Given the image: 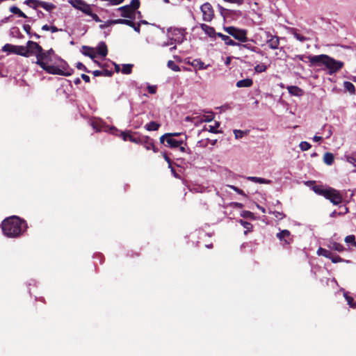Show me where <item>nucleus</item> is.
I'll use <instances>...</instances> for the list:
<instances>
[{"label":"nucleus","instance_id":"nucleus-11","mask_svg":"<svg viewBox=\"0 0 356 356\" xmlns=\"http://www.w3.org/2000/svg\"><path fill=\"white\" fill-rule=\"evenodd\" d=\"M277 238H278L280 241H283V245H290L293 241V238L291 237V233L287 229H284L280 232H278L276 235Z\"/></svg>","mask_w":356,"mask_h":356},{"label":"nucleus","instance_id":"nucleus-1","mask_svg":"<svg viewBox=\"0 0 356 356\" xmlns=\"http://www.w3.org/2000/svg\"><path fill=\"white\" fill-rule=\"evenodd\" d=\"M55 54L53 49L44 50L42 49L41 56H39V61L35 63L39 65L47 73L69 76L72 74L74 70L70 68L68 64L61 60L58 65H49L52 62V56Z\"/></svg>","mask_w":356,"mask_h":356},{"label":"nucleus","instance_id":"nucleus-46","mask_svg":"<svg viewBox=\"0 0 356 356\" xmlns=\"http://www.w3.org/2000/svg\"><path fill=\"white\" fill-rule=\"evenodd\" d=\"M15 45H13L10 44H6L3 47L2 49L3 51H9V52L13 53V50H15Z\"/></svg>","mask_w":356,"mask_h":356},{"label":"nucleus","instance_id":"nucleus-2","mask_svg":"<svg viewBox=\"0 0 356 356\" xmlns=\"http://www.w3.org/2000/svg\"><path fill=\"white\" fill-rule=\"evenodd\" d=\"M3 234L9 238L19 236L27 229L26 222L17 216L6 218L1 223Z\"/></svg>","mask_w":356,"mask_h":356},{"label":"nucleus","instance_id":"nucleus-5","mask_svg":"<svg viewBox=\"0 0 356 356\" xmlns=\"http://www.w3.org/2000/svg\"><path fill=\"white\" fill-rule=\"evenodd\" d=\"M168 34L171 42L165 45L172 44L173 42L181 44L185 39L186 33L184 29L170 27L168 29Z\"/></svg>","mask_w":356,"mask_h":356},{"label":"nucleus","instance_id":"nucleus-57","mask_svg":"<svg viewBox=\"0 0 356 356\" xmlns=\"http://www.w3.org/2000/svg\"><path fill=\"white\" fill-rule=\"evenodd\" d=\"M147 90L150 94H155L156 92V87L155 86H148Z\"/></svg>","mask_w":356,"mask_h":356},{"label":"nucleus","instance_id":"nucleus-6","mask_svg":"<svg viewBox=\"0 0 356 356\" xmlns=\"http://www.w3.org/2000/svg\"><path fill=\"white\" fill-rule=\"evenodd\" d=\"M261 38H264V42L270 49L275 50L279 48L280 38L277 35L272 34L270 31L261 29Z\"/></svg>","mask_w":356,"mask_h":356},{"label":"nucleus","instance_id":"nucleus-41","mask_svg":"<svg viewBox=\"0 0 356 356\" xmlns=\"http://www.w3.org/2000/svg\"><path fill=\"white\" fill-rule=\"evenodd\" d=\"M168 67L174 72L180 71V67L177 65H176L173 60H169L168 62Z\"/></svg>","mask_w":356,"mask_h":356},{"label":"nucleus","instance_id":"nucleus-12","mask_svg":"<svg viewBox=\"0 0 356 356\" xmlns=\"http://www.w3.org/2000/svg\"><path fill=\"white\" fill-rule=\"evenodd\" d=\"M142 145L147 149H152L154 153L158 152V149L154 145V140L148 136H143Z\"/></svg>","mask_w":356,"mask_h":356},{"label":"nucleus","instance_id":"nucleus-43","mask_svg":"<svg viewBox=\"0 0 356 356\" xmlns=\"http://www.w3.org/2000/svg\"><path fill=\"white\" fill-rule=\"evenodd\" d=\"M299 147L302 151H307L311 148L312 145L307 141H302L300 143Z\"/></svg>","mask_w":356,"mask_h":356},{"label":"nucleus","instance_id":"nucleus-20","mask_svg":"<svg viewBox=\"0 0 356 356\" xmlns=\"http://www.w3.org/2000/svg\"><path fill=\"white\" fill-rule=\"evenodd\" d=\"M289 92L294 96L300 97L303 95V90L296 86H291L287 87Z\"/></svg>","mask_w":356,"mask_h":356},{"label":"nucleus","instance_id":"nucleus-30","mask_svg":"<svg viewBox=\"0 0 356 356\" xmlns=\"http://www.w3.org/2000/svg\"><path fill=\"white\" fill-rule=\"evenodd\" d=\"M343 87H344V89L349 92L351 95H355V86L350 81H345L343 83Z\"/></svg>","mask_w":356,"mask_h":356},{"label":"nucleus","instance_id":"nucleus-44","mask_svg":"<svg viewBox=\"0 0 356 356\" xmlns=\"http://www.w3.org/2000/svg\"><path fill=\"white\" fill-rule=\"evenodd\" d=\"M219 126H220V122H216L215 126H211V125L209 126V131L211 133H213V134L221 133L222 132L221 131H218L216 129L218 127H219Z\"/></svg>","mask_w":356,"mask_h":356},{"label":"nucleus","instance_id":"nucleus-23","mask_svg":"<svg viewBox=\"0 0 356 356\" xmlns=\"http://www.w3.org/2000/svg\"><path fill=\"white\" fill-rule=\"evenodd\" d=\"M289 33L300 42H305L307 40V38L300 34L298 33V30L296 28H290Z\"/></svg>","mask_w":356,"mask_h":356},{"label":"nucleus","instance_id":"nucleus-10","mask_svg":"<svg viewBox=\"0 0 356 356\" xmlns=\"http://www.w3.org/2000/svg\"><path fill=\"white\" fill-rule=\"evenodd\" d=\"M69 2L73 7L81 10L85 14H90V6L83 0H70Z\"/></svg>","mask_w":356,"mask_h":356},{"label":"nucleus","instance_id":"nucleus-33","mask_svg":"<svg viewBox=\"0 0 356 356\" xmlns=\"http://www.w3.org/2000/svg\"><path fill=\"white\" fill-rule=\"evenodd\" d=\"M241 224L243 225V227L246 229L244 232V234L246 235L248 232H251L252 229V225L250 222L244 221L243 220H241L240 221Z\"/></svg>","mask_w":356,"mask_h":356},{"label":"nucleus","instance_id":"nucleus-58","mask_svg":"<svg viewBox=\"0 0 356 356\" xmlns=\"http://www.w3.org/2000/svg\"><path fill=\"white\" fill-rule=\"evenodd\" d=\"M226 2H229L231 3H237L238 5L242 4L244 2V0H224Z\"/></svg>","mask_w":356,"mask_h":356},{"label":"nucleus","instance_id":"nucleus-34","mask_svg":"<svg viewBox=\"0 0 356 356\" xmlns=\"http://www.w3.org/2000/svg\"><path fill=\"white\" fill-rule=\"evenodd\" d=\"M133 66L134 65L132 64H124L122 65V74H131L132 72Z\"/></svg>","mask_w":356,"mask_h":356},{"label":"nucleus","instance_id":"nucleus-8","mask_svg":"<svg viewBox=\"0 0 356 356\" xmlns=\"http://www.w3.org/2000/svg\"><path fill=\"white\" fill-rule=\"evenodd\" d=\"M26 49L27 58L35 56L36 57V61H39V56H41L42 47L38 43L29 40L26 42Z\"/></svg>","mask_w":356,"mask_h":356},{"label":"nucleus","instance_id":"nucleus-52","mask_svg":"<svg viewBox=\"0 0 356 356\" xmlns=\"http://www.w3.org/2000/svg\"><path fill=\"white\" fill-rule=\"evenodd\" d=\"M273 213L275 218H277L280 220H282L285 217V214L282 212L274 211V212H273Z\"/></svg>","mask_w":356,"mask_h":356},{"label":"nucleus","instance_id":"nucleus-26","mask_svg":"<svg viewBox=\"0 0 356 356\" xmlns=\"http://www.w3.org/2000/svg\"><path fill=\"white\" fill-rule=\"evenodd\" d=\"M26 52V47L24 46H15L13 50L14 54L27 58Z\"/></svg>","mask_w":356,"mask_h":356},{"label":"nucleus","instance_id":"nucleus-64","mask_svg":"<svg viewBox=\"0 0 356 356\" xmlns=\"http://www.w3.org/2000/svg\"><path fill=\"white\" fill-rule=\"evenodd\" d=\"M341 215H342V213H340V212H337V211H332V212L330 213V217H332V218H336L337 216H341Z\"/></svg>","mask_w":356,"mask_h":356},{"label":"nucleus","instance_id":"nucleus-32","mask_svg":"<svg viewBox=\"0 0 356 356\" xmlns=\"http://www.w3.org/2000/svg\"><path fill=\"white\" fill-rule=\"evenodd\" d=\"M191 65L198 70H202L205 68L204 63L200 59L193 60L191 63Z\"/></svg>","mask_w":356,"mask_h":356},{"label":"nucleus","instance_id":"nucleus-55","mask_svg":"<svg viewBox=\"0 0 356 356\" xmlns=\"http://www.w3.org/2000/svg\"><path fill=\"white\" fill-rule=\"evenodd\" d=\"M242 216L244 218H252L254 216L253 213L249 211H245L243 212Z\"/></svg>","mask_w":356,"mask_h":356},{"label":"nucleus","instance_id":"nucleus-50","mask_svg":"<svg viewBox=\"0 0 356 356\" xmlns=\"http://www.w3.org/2000/svg\"><path fill=\"white\" fill-rule=\"evenodd\" d=\"M76 67H77V69L81 70H83V71H85V72H88V73H90V70H88L87 69V67H86V66H85L82 63L79 62V63L76 64Z\"/></svg>","mask_w":356,"mask_h":356},{"label":"nucleus","instance_id":"nucleus-39","mask_svg":"<svg viewBox=\"0 0 356 356\" xmlns=\"http://www.w3.org/2000/svg\"><path fill=\"white\" fill-rule=\"evenodd\" d=\"M234 134L235 138L239 139V138H242L245 135H246L248 134V131L235 129V130H234Z\"/></svg>","mask_w":356,"mask_h":356},{"label":"nucleus","instance_id":"nucleus-56","mask_svg":"<svg viewBox=\"0 0 356 356\" xmlns=\"http://www.w3.org/2000/svg\"><path fill=\"white\" fill-rule=\"evenodd\" d=\"M346 161L350 163L354 164L356 162V157L354 155L348 156Z\"/></svg>","mask_w":356,"mask_h":356},{"label":"nucleus","instance_id":"nucleus-51","mask_svg":"<svg viewBox=\"0 0 356 356\" xmlns=\"http://www.w3.org/2000/svg\"><path fill=\"white\" fill-rule=\"evenodd\" d=\"M88 15H90L92 17V18L93 19V20H95V22H102V20L100 19V18L99 17V16L95 14V13H93L92 12V9H90V14H87Z\"/></svg>","mask_w":356,"mask_h":356},{"label":"nucleus","instance_id":"nucleus-18","mask_svg":"<svg viewBox=\"0 0 356 356\" xmlns=\"http://www.w3.org/2000/svg\"><path fill=\"white\" fill-rule=\"evenodd\" d=\"M167 145L171 148H177L183 144V140H177L173 138H165Z\"/></svg>","mask_w":356,"mask_h":356},{"label":"nucleus","instance_id":"nucleus-37","mask_svg":"<svg viewBox=\"0 0 356 356\" xmlns=\"http://www.w3.org/2000/svg\"><path fill=\"white\" fill-rule=\"evenodd\" d=\"M250 180H252L256 183H259V184H268L270 183V181L269 180H266L264 178H261V177H250L248 178Z\"/></svg>","mask_w":356,"mask_h":356},{"label":"nucleus","instance_id":"nucleus-61","mask_svg":"<svg viewBox=\"0 0 356 356\" xmlns=\"http://www.w3.org/2000/svg\"><path fill=\"white\" fill-rule=\"evenodd\" d=\"M81 76L85 82L89 83L90 81V79L89 76H88L85 74H82Z\"/></svg>","mask_w":356,"mask_h":356},{"label":"nucleus","instance_id":"nucleus-60","mask_svg":"<svg viewBox=\"0 0 356 356\" xmlns=\"http://www.w3.org/2000/svg\"><path fill=\"white\" fill-rule=\"evenodd\" d=\"M25 4L29 6V7L33 8V9H37L38 7H40V5L38 3H35V2H32V3H25Z\"/></svg>","mask_w":356,"mask_h":356},{"label":"nucleus","instance_id":"nucleus-14","mask_svg":"<svg viewBox=\"0 0 356 356\" xmlns=\"http://www.w3.org/2000/svg\"><path fill=\"white\" fill-rule=\"evenodd\" d=\"M118 10L121 11V16L124 18L134 19L136 12L133 10L127 5L118 8Z\"/></svg>","mask_w":356,"mask_h":356},{"label":"nucleus","instance_id":"nucleus-7","mask_svg":"<svg viewBox=\"0 0 356 356\" xmlns=\"http://www.w3.org/2000/svg\"><path fill=\"white\" fill-rule=\"evenodd\" d=\"M224 30L239 42H245L248 40L247 31L245 29H239L234 26H228L224 27Z\"/></svg>","mask_w":356,"mask_h":356},{"label":"nucleus","instance_id":"nucleus-29","mask_svg":"<svg viewBox=\"0 0 356 356\" xmlns=\"http://www.w3.org/2000/svg\"><path fill=\"white\" fill-rule=\"evenodd\" d=\"M343 296L348 302V305L350 307L356 309V301H355L354 298L349 295V293L345 292Z\"/></svg>","mask_w":356,"mask_h":356},{"label":"nucleus","instance_id":"nucleus-31","mask_svg":"<svg viewBox=\"0 0 356 356\" xmlns=\"http://www.w3.org/2000/svg\"><path fill=\"white\" fill-rule=\"evenodd\" d=\"M317 254L318 255H321V256H323L325 258H331V256H332V252H330V250H326L325 248H319L317 250Z\"/></svg>","mask_w":356,"mask_h":356},{"label":"nucleus","instance_id":"nucleus-47","mask_svg":"<svg viewBox=\"0 0 356 356\" xmlns=\"http://www.w3.org/2000/svg\"><path fill=\"white\" fill-rule=\"evenodd\" d=\"M266 66L264 64H259V65H257L254 67V70L257 72H259V73H261V72H265L266 70Z\"/></svg>","mask_w":356,"mask_h":356},{"label":"nucleus","instance_id":"nucleus-19","mask_svg":"<svg viewBox=\"0 0 356 356\" xmlns=\"http://www.w3.org/2000/svg\"><path fill=\"white\" fill-rule=\"evenodd\" d=\"M253 84V81L252 79L248 78L245 79H242L238 81L236 83L237 88H249L251 87Z\"/></svg>","mask_w":356,"mask_h":356},{"label":"nucleus","instance_id":"nucleus-4","mask_svg":"<svg viewBox=\"0 0 356 356\" xmlns=\"http://www.w3.org/2000/svg\"><path fill=\"white\" fill-rule=\"evenodd\" d=\"M312 190L316 194L330 200L334 205H339L342 202L343 197L341 194L334 188L314 184L312 186Z\"/></svg>","mask_w":356,"mask_h":356},{"label":"nucleus","instance_id":"nucleus-17","mask_svg":"<svg viewBox=\"0 0 356 356\" xmlns=\"http://www.w3.org/2000/svg\"><path fill=\"white\" fill-rule=\"evenodd\" d=\"M97 53L103 57L108 54V48L104 42H100L97 47Z\"/></svg>","mask_w":356,"mask_h":356},{"label":"nucleus","instance_id":"nucleus-63","mask_svg":"<svg viewBox=\"0 0 356 356\" xmlns=\"http://www.w3.org/2000/svg\"><path fill=\"white\" fill-rule=\"evenodd\" d=\"M92 74L95 76H103L104 72L100 70H95L92 72Z\"/></svg>","mask_w":356,"mask_h":356},{"label":"nucleus","instance_id":"nucleus-53","mask_svg":"<svg viewBox=\"0 0 356 356\" xmlns=\"http://www.w3.org/2000/svg\"><path fill=\"white\" fill-rule=\"evenodd\" d=\"M293 60H296V59H298L302 61H305V58H308V56H306L305 55H296L294 57L291 58Z\"/></svg>","mask_w":356,"mask_h":356},{"label":"nucleus","instance_id":"nucleus-62","mask_svg":"<svg viewBox=\"0 0 356 356\" xmlns=\"http://www.w3.org/2000/svg\"><path fill=\"white\" fill-rule=\"evenodd\" d=\"M163 157H164V159L167 161V163H168V166L169 167H171L172 165V161L171 159L169 158V156L167 155V154H164L163 155Z\"/></svg>","mask_w":356,"mask_h":356},{"label":"nucleus","instance_id":"nucleus-28","mask_svg":"<svg viewBox=\"0 0 356 356\" xmlns=\"http://www.w3.org/2000/svg\"><path fill=\"white\" fill-rule=\"evenodd\" d=\"M10 11L13 13V14H15V15H17L19 17H23V18H29L27 17V15L24 13L17 6H11L9 8Z\"/></svg>","mask_w":356,"mask_h":356},{"label":"nucleus","instance_id":"nucleus-49","mask_svg":"<svg viewBox=\"0 0 356 356\" xmlns=\"http://www.w3.org/2000/svg\"><path fill=\"white\" fill-rule=\"evenodd\" d=\"M125 19H111L108 20V24H124V20Z\"/></svg>","mask_w":356,"mask_h":356},{"label":"nucleus","instance_id":"nucleus-36","mask_svg":"<svg viewBox=\"0 0 356 356\" xmlns=\"http://www.w3.org/2000/svg\"><path fill=\"white\" fill-rule=\"evenodd\" d=\"M239 46H241L243 48L249 49V50H250V51H252L253 52L258 53L259 51H261V50H259L257 47L253 46V45H252L250 43L244 44H240Z\"/></svg>","mask_w":356,"mask_h":356},{"label":"nucleus","instance_id":"nucleus-40","mask_svg":"<svg viewBox=\"0 0 356 356\" xmlns=\"http://www.w3.org/2000/svg\"><path fill=\"white\" fill-rule=\"evenodd\" d=\"M144 136H141L138 134L137 132H135L134 138L132 140V143L142 145V140L143 139Z\"/></svg>","mask_w":356,"mask_h":356},{"label":"nucleus","instance_id":"nucleus-13","mask_svg":"<svg viewBox=\"0 0 356 356\" xmlns=\"http://www.w3.org/2000/svg\"><path fill=\"white\" fill-rule=\"evenodd\" d=\"M32 2L38 3L40 5V7H42L48 12H51L54 9L56 8V5H54V3L43 1L41 0H26L24 1V3H30Z\"/></svg>","mask_w":356,"mask_h":356},{"label":"nucleus","instance_id":"nucleus-15","mask_svg":"<svg viewBox=\"0 0 356 356\" xmlns=\"http://www.w3.org/2000/svg\"><path fill=\"white\" fill-rule=\"evenodd\" d=\"M200 28L204 33L208 35L210 38H214L217 35V33L213 27L210 26L206 24H201Z\"/></svg>","mask_w":356,"mask_h":356},{"label":"nucleus","instance_id":"nucleus-22","mask_svg":"<svg viewBox=\"0 0 356 356\" xmlns=\"http://www.w3.org/2000/svg\"><path fill=\"white\" fill-rule=\"evenodd\" d=\"M323 162L327 165H331L333 164L334 161V156L331 152H325L323 155Z\"/></svg>","mask_w":356,"mask_h":356},{"label":"nucleus","instance_id":"nucleus-48","mask_svg":"<svg viewBox=\"0 0 356 356\" xmlns=\"http://www.w3.org/2000/svg\"><path fill=\"white\" fill-rule=\"evenodd\" d=\"M344 241L347 243H355V235H348L345 238Z\"/></svg>","mask_w":356,"mask_h":356},{"label":"nucleus","instance_id":"nucleus-38","mask_svg":"<svg viewBox=\"0 0 356 356\" xmlns=\"http://www.w3.org/2000/svg\"><path fill=\"white\" fill-rule=\"evenodd\" d=\"M129 6L131 9H133L134 11L136 12V10L139 8L140 6V0H131L129 5H127Z\"/></svg>","mask_w":356,"mask_h":356},{"label":"nucleus","instance_id":"nucleus-3","mask_svg":"<svg viewBox=\"0 0 356 356\" xmlns=\"http://www.w3.org/2000/svg\"><path fill=\"white\" fill-rule=\"evenodd\" d=\"M308 60L312 65H325L330 75L339 72L344 65L343 62L335 60L326 54L308 56Z\"/></svg>","mask_w":356,"mask_h":356},{"label":"nucleus","instance_id":"nucleus-35","mask_svg":"<svg viewBox=\"0 0 356 356\" xmlns=\"http://www.w3.org/2000/svg\"><path fill=\"white\" fill-rule=\"evenodd\" d=\"M181 134L180 133H167V134H163V136H161L160 137V143H164V141H165V138H172L173 136H179Z\"/></svg>","mask_w":356,"mask_h":356},{"label":"nucleus","instance_id":"nucleus-9","mask_svg":"<svg viewBox=\"0 0 356 356\" xmlns=\"http://www.w3.org/2000/svg\"><path fill=\"white\" fill-rule=\"evenodd\" d=\"M202 13V19L205 22H211L214 17V10L212 6L207 2L202 4L200 7Z\"/></svg>","mask_w":356,"mask_h":356},{"label":"nucleus","instance_id":"nucleus-24","mask_svg":"<svg viewBox=\"0 0 356 356\" xmlns=\"http://www.w3.org/2000/svg\"><path fill=\"white\" fill-rule=\"evenodd\" d=\"M135 132L131 131L121 132V136L124 141H130L132 143V140L134 138Z\"/></svg>","mask_w":356,"mask_h":356},{"label":"nucleus","instance_id":"nucleus-27","mask_svg":"<svg viewBox=\"0 0 356 356\" xmlns=\"http://www.w3.org/2000/svg\"><path fill=\"white\" fill-rule=\"evenodd\" d=\"M82 49V53L83 55L88 56L91 58H94L95 57V55L94 54V49L92 47L83 46Z\"/></svg>","mask_w":356,"mask_h":356},{"label":"nucleus","instance_id":"nucleus-21","mask_svg":"<svg viewBox=\"0 0 356 356\" xmlns=\"http://www.w3.org/2000/svg\"><path fill=\"white\" fill-rule=\"evenodd\" d=\"M327 246L330 250H334L339 252H341L345 250V248L342 244L337 243L336 241L330 242V243L328 244Z\"/></svg>","mask_w":356,"mask_h":356},{"label":"nucleus","instance_id":"nucleus-45","mask_svg":"<svg viewBox=\"0 0 356 356\" xmlns=\"http://www.w3.org/2000/svg\"><path fill=\"white\" fill-rule=\"evenodd\" d=\"M330 259L332 261V263L334 264L342 262L343 261L341 257L337 254H334L332 252L331 258H330Z\"/></svg>","mask_w":356,"mask_h":356},{"label":"nucleus","instance_id":"nucleus-59","mask_svg":"<svg viewBox=\"0 0 356 356\" xmlns=\"http://www.w3.org/2000/svg\"><path fill=\"white\" fill-rule=\"evenodd\" d=\"M124 24L127 25L130 27L135 26V23L133 21L127 19H125L124 20Z\"/></svg>","mask_w":356,"mask_h":356},{"label":"nucleus","instance_id":"nucleus-25","mask_svg":"<svg viewBox=\"0 0 356 356\" xmlns=\"http://www.w3.org/2000/svg\"><path fill=\"white\" fill-rule=\"evenodd\" d=\"M160 127H161V124L159 123L154 122V121H152V122H149L148 124H147L145 126V128L146 130L151 131L158 130Z\"/></svg>","mask_w":356,"mask_h":356},{"label":"nucleus","instance_id":"nucleus-16","mask_svg":"<svg viewBox=\"0 0 356 356\" xmlns=\"http://www.w3.org/2000/svg\"><path fill=\"white\" fill-rule=\"evenodd\" d=\"M217 36L220 38L225 42V44H227V45H229V46H238V45H240L239 43H238V42L234 41L233 40H232L229 36L224 35V34H222L221 33H217Z\"/></svg>","mask_w":356,"mask_h":356},{"label":"nucleus","instance_id":"nucleus-42","mask_svg":"<svg viewBox=\"0 0 356 356\" xmlns=\"http://www.w3.org/2000/svg\"><path fill=\"white\" fill-rule=\"evenodd\" d=\"M208 115H203L202 121L211 122L214 118V113L212 111L207 112Z\"/></svg>","mask_w":356,"mask_h":356},{"label":"nucleus","instance_id":"nucleus-54","mask_svg":"<svg viewBox=\"0 0 356 356\" xmlns=\"http://www.w3.org/2000/svg\"><path fill=\"white\" fill-rule=\"evenodd\" d=\"M23 29L28 35H29L30 36L32 35V33L31 32V27L29 24H24Z\"/></svg>","mask_w":356,"mask_h":356}]
</instances>
